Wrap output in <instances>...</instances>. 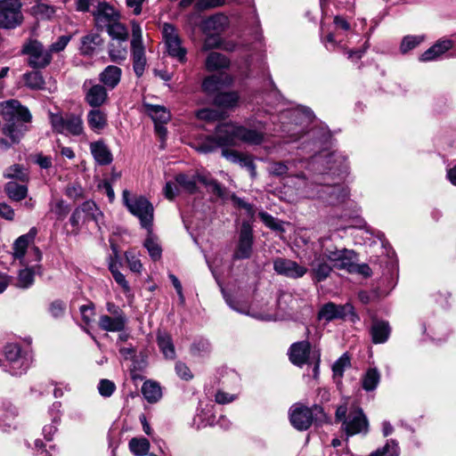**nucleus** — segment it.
<instances>
[{"label": "nucleus", "mask_w": 456, "mask_h": 456, "mask_svg": "<svg viewBox=\"0 0 456 456\" xmlns=\"http://www.w3.org/2000/svg\"><path fill=\"white\" fill-rule=\"evenodd\" d=\"M314 162L325 164L327 167L314 178L316 188L306 186L305 196L330 206L344 202L349 194L347 188L340 183L347 172L345 158L338 153H330L315 157Z\"/></svg>", "instance_id": "obj_1"}, {"label": "nucleus", "mask_w": 456, "mask_h": 456, "mask_svg": "<svg viewBox=\"0 0 456 456\" xmlns=\"http://www.w3.org/2000/svg\"><path fill=\"white\" fill-rule=\"evenodd\" d=\"M0 115L5 121L2 133L6 138H0V147L8 150L18 144L28 131V124L32 116L28 109L17 100L12 99L0 102Z\"/></svg>", "instance_id": "obj_2"}, {"label": "nucleus", "mask_w": 456, "mask_h": 456, "mask_svg": "<svg viewBox=\"0 0 456 456\" xmlns=\"http://www.w3.org/2000/svg\"><path fill=\"white\" fill-rule=\"evenodd\" d=\"M347 413L346 405H340L336 411V419L343 422V428L347 436H354L360 433L366 434L369 423L362 409L354 407Z\"/></svg>", "instance_id": "obj_3"}, {"label": "nucleus", "mask_w": 456, "mask_h": 456, "mask_svg": "<svg viewBox=\"0 0 456 456\" xmlns=\"http://www.w3.org/2000/svg\"><path fill=\"white\" fill-rule=\"evenodd\" d=\"M123 201L129 212L139 218L142 227L149 229L152 226L154 209L146 198L130 196L129 191L125 190Z\"/></svg>", "instance_id": "obj_4"}, {"label": "nucleus", "mask_w": 456, "mask_h": 456, "mask_svg": "<svg viewBox=\"0 0 456 456\" xmlns=\"http://www.w3.org/2000/svg\"><path fill=\"white\" fill-rule=\"evenodd\" d=\"M324 417L323 410L319 405L308 408L302 404H294L289 411L292 426L301 431L308 429L314 419L322 420Z\"/></svg>", "instance_id": "obj_5"}, {"label": "nucleus", "mask_w": 456, "mask_h": 456, "mask_svg": "<svg viewBox=\"0 0 456 456\" xmlns=\"http://www.w3.org/2000/svg\"><path fill=\"white\" fill-rule=\"evenodd\" d=\"M50 123L53 129L60 134L79 135L84 131L83 121L75 114L50 113Z\"/></svg>", "instance_id": "obj_6"}, {"label": "nucleus", "mask_w": 456, "mask_h": 456, "mask_svg": "<svg viewBox=\"0 0 456 456\" xmlns=\"http://www.w3.org/2000/svg\"><path fill=\"white\" fill-rule=\"evenodd\" d=\"M21 53L28 56V63L34 69H43L52 61L51 53L36 39L26 42L22 46Z\"/></svg>", "instance_id": "obj_7"}, {"label": "nucleus", "mask_w": 456, "mask_h": 456, "mask_svg": "<svg viewBox=\"0 0 456 456\" xmlns=\"http://www.w3.org/2000/svg\"><path fill=\"white\" fill-rule=\"evenodd\" d=\"M197 181L210 186L213 193L219 198H225V190L215 180H208L205 176L200 175L190 176L185 174H178L175 176L176 184L189 193H194L197 191Z\"/></svg>", "instance_id": "obj_8"}, {"label": "nucleus", "mask_w": 456, "mask_h": 456, "mask_svg": "<svg viewBox=\"0 0 456 456\" xmlns=\"http://www.w3.org/2000/svg\"><path fill=\"white\" fill-rule=\"evenodd\" d=\"M346 317L352 322L359 321V316L355 314L354 306L349 303L345 305H336L332 302L327 303L322 306L318 314V318L326 322L345 319Z\"/></svg>", "instance_id": "obj_9"}, {"label": "nucleus", "mask_w": 456, "mask_h": 456, "mask_svg": "<svg viewBox=\"0 0 456 456\" xmlns=\"http://www.w3.org/2000/svg\"><path fill=\"white\" fill-rule=\"evenodd\" d=\"M19 0H0V26L13 28L22 21Z\"/></svg>", "instance_id": "obj_10"}, {"label": "nucleus", "mask_w": 456, "mask_h": 456, "mask_svg": "<svg viewBox=\"0 0 456 456\" xmlns=\"http://www.w3.org/2000/svg\"><path fill=\"white\" fill-rule=\"evenodd\" d=\"M162 36L168 54L176 58L180 62H184L187 51L182 46V41L176 28L169 23H165L162 28Z\"/></svg>", "instance_id": "obj_11"}, {"label": "nucleus", "mask_w": 456, "mask_h": 456, "mask_svg": "<svg viewBox=\"0 0 456 456\" xmlns=\"http://www.w3.org/2000/svg\"><path fill=\"white\" fill-rule=\"evenodd\" d=\"M323 256L332 264L334 268L347 270L348 272L354 269L355 252L354 250L325 248Z\"/></svg>", "instance_id": "obj_12"}, {"label": "nucleus", "mask_w": 456, "mask_h": 456, "mask_svg": "<svg viewBox=\"0 0 456 456\" xmlns=\"http://www.w3.org/2000/svg\"><path fill=\"white\" fill-rule=\"evenodd\" d=\"M253 231L248 222H243L239 232L238 242L232 254L233 260L248 259L252 255Z\"/></svg>", "instance_id": "obj_13"}, {"label": "nucleus", "mask_w": 456, "mask_h": 456, "mask_svg": "<svg viewBox=\"0 0 456 456\" xmlns=\"http://www.w3.org/2000/svg\"><path fill=\"white\" fill-rule=\"evenodd\" d=\"M4 356L9 362L6 370L13 376L21 375L28 368L25 359L21 356V350L17 344H8L4 346Z\"/></svg>", "instance_id": "obj_14"}, {"label": "nucleus", "mask_w": 456, "mask_h": 456, "mask_svg": "<svg viewBox=\"0 0 456 456\" xmlns=\"http://www.w3.org/2000/svg\"><path fill=\"white\" fill-rule=\"evenodd\" d=\"M93 16L95 26L100 29L108 28L120 19L119 12L106 2L98 4L96 9L93 12Z\"/></svg>", "instance_id": "obj_15"}, {"label": "nucleus", "mask_w": 456, "mask_h": 456, "mask_svg": "<svg viewBox=\"0 0 456 456\" xmlns=\"http://www.w3.org/2000/svg\"><path fill=\"white\" fill-rule=\"evenodd\" d=\"M273 269L278 274L291 279L301 278L307 272L305 266L298 265L293 260L283 257H277L273 260Z\"/></svg>", "instance_id": "obj_16"}, {"label": "nucleus", "mask_w": 456, "mask_h": 456, "mask_svg": "<svg viewBox=\"0 0 456 456\" xmlns=\"http://www.w3.org/2000/svg\"><path fill=\"white\" fill-rule=\"evenodd\" d=\"M18 410L11 403H4L0 407V428L8 432L18 426Z\"/></svg>", "instance_id": "obj_17"}, {"label": "nucleus", "mask_w": 456, "mask_h": 456, "mask_svg": "<svg viewBox=\"0 0 456 456\" xmlns=\"http://www.w3.org/2000/svg\"><path fill=\"white\" fill-rule=\"evenodd\" d=\"M228 18L222 14H215L203 20L201 28L204 34L219 35L228 27Z\"/></svg>", "instance_id": "obj_18"}, {"label": "nucleus", "mask_w": 456, "mask_h": 456, "mask_svg": "<svg viewBox=\"0 0 456 456\" xmlns=\"http://www.w3.org/2000/svg\"><path fill=\"white\" fill-rule=\"evenodd\" d=\"M311 345L308 341L294 343L289 348V360L297 366L305 364L310 354Z\"/></svg>", "instance_id": "obj_19"}, {"label": "nucleus", "mask_w": 456, "mask_h": 456, "mask_svg": "<svg viewBox=\"0 0 456 456\" xmlns=\"http://www.w3.org/2000/svg\"><path fill=\"white\" fill-rule=\"evenodd\" d=\"M126 322V317L102 314L99 317L98 325L104 331L119 332L125 330Z\"/></svg>", "instance_id": "obj_20"}, {"label": "nucleus", "mask_w": 456, "mask_h": 456, "mask_svg": "<svg viewBox=\"0 0 456 456\" xmlns=\"http://www.w3.org/2000/svg\"><path fill=\"white\" fill-rule=\"evenodd\" d=\"M37 229L31 228L26 234L20 236L12 245V256L15 259L22 260L28 246L34 241Z\"/></svg>", "instance_id": "obj_21"}, {"label": "nucleus", "mask_w": 456, "mask_h": 456, "mask_svg": "<svg viewBox=\"0 0 456 456\" xmlns=\"http://www.w3.org/2000/svg\"><path fill=\"white\" fill-rule=\"evenodd\" d=\"M90 151L98 165L106 166L113 160L110 150L102 141L91 142Z\"/></svg>", "instance_id": "obj_22"}, {"label": "nucleus", "mask_w": 456, "mask_h": 456, "mask_svg": "<svg viewBox=\"0 0 456 456\" xmlns=\"http://www.w3.org/2000/svg\"><path fill=\"white\" fill-rule=\"evenodd\" d=\"M107 99V88L100 84L93 85L86 93V102L94 108L101 107Z\"/></svg>", "instance_id": "obj_23"}, {"label": "nucleus", "mask_w": 456, "mask_h": 456, "mask_svg": "<svg viewBox=\"0 0 456 456\" xmlns=\"http://www.w3.org/2000/svg\"><path fill=\"white\" fill-rule=\"evenodd\" d=\"M265 132L262 128H248L242 126H239V129L237 130V140H240L243 142L258 145L264 142Z\"/></svg>", "instance_id": "obj_24"}, {"label": "nucleus", "mask_w": 456, "mask_h": 456, "mask_svg": "<svg viewBox=\"0 0 456 456\" xmlns=\"http://www.w3.org/2000/svg\"><path fill=\"white\" fill-rule=\"evenodd\" d=\"M225 302L227 305L234 311L246 314V315H251L256 319H260L263 321H273L275 320V318L272 314H253L250 312V306L247 302L244 301H239L234 300L231 297L227 295H224Z\"/></svg>", "instance_id": "obj_25"}, {"label": "nucleus", "mask_w": 456, "mask_h": 456, "mask_svg": "<svg viewBox=\"0 0 456 456\" xmlns=\"http://www.w3.org/2000/svg\"><path fill=\"white\" fill-rule=\"evenodd\" d=\"M239 126L232 123H223L216 126V136L219 140V143L229 145L233 143L237 139V130Z\"/></svg>", "instance_id": "obj_26"}, {"label": "nucleus", "mask_w": 456, "mask_h": 456, "mask_svg": "<svg viewBox=\"0 0 456 456\" xmlns=\"http://www.w3.org/2000/svg\"><path fill=\"white\" fill-rule=\"evenodd\" d=\"M122 70L118 66L109 65L99 75V80L106 88L114 89L120 82Z\"/></svg>", "instance_id": "obj_27"}, {"label": "nucleus", "mask_w": 456, "mask_h": 456, "mask_svg": "<svg viewBox=\"0 0 456 456\" xmlns=\"http://www.w3.org/2000/svg\"><path fill=\"white\" fill-rule=\"evenodd\" d=\"M453 45L452 40L447 38H443L438 40L434 45H432L429 49L424 52L419 60L422 61H430L438 58L441 54L444 53L446 51L450 50Z\"/></svg>", "instance_id": "obj_28"}, {"label": "nucleus", "mask_w": 456, "mask_h": 456, "mask_svg": "<svg viewBox=\"0 0 456 456\" xmlns=\"http://www.w3.org/2000/svg\"><path fill=\"white\" fill-rule=\"evenodd\" d=\"M391 333L389 323L386 321L376 320L373 322L370 329L372 342L375 344H383L387 341Z\"/></svg>", "instance_id": "obj_29"}, {"label": "nucleus", "mask_w": 456, "mask_h": 456, "mask_svg": "<svg viewBox=\"0 0 456 456\" xmlns=\"http://www.w3.org/2000/svg\"><path fill=\"white\" fill-rule=\"evenodd\" d=\"M133 67L137 77H141L146 67V57L142 44L131 45Z\"/></svg>", "instance_id": "obj_30"}, {"label": "nucleus", "mask_w": 456, "mask_h": 456, "mask_svg": "<svg viewBox=\"0 0 456 456\" xmlns=\"http://www.w3.org/2000/svg\"><path fill=\"white\" fill-rule=\"evenodd\" d=\"M147 230V236L143 242V247L147 249L150 257L153 261H158L161 258L162 248L159 242L158 237L152 232V226Z\"/></svg>", "instance_id": "obj_31"}, {"label": "nucleus", "mask_w": 456, "mask_h": 456, "mask_svg": "<svg viewBox=\"0 0 456 456\" xmlns=\"http://www.w3.org/2000/svg\"><path fill=\"white\" fill-rule=\"evenodd\" d=\"M87 122L92 130L99 133L107 126V115L98 108H94L87 114Z\"/></svg>", "instance_id": "obj_32"}, {"label": "nucleus", "mask_w": 456, "mask_h": 456, "mask_svg": "<svg viewBox=\"0 0 456 456\" xmlns=\"http://www.w3.org/2000/svg\"><path fill=\"white\" fill-rule=\"evenodd\" d=\"M158 346L167 359H174L175 357V350L171 338V336L163 331H159L157 334Z\"/></svg>", "instance_id": "obj_33"}, {"label": "nucleus", "mask_w": 456, "mask_h": 456, "mask_svg": "<svg viewBox=\"0 0 456 456\" xmlns=\"http://www.w3.org/2000/svg\"><path fill=\"white\" fill-rule=\"evenodd\" d=\"M108 53L111 61L120 63L126 58V42L111 40L109 44Z\"/></svg>", "instance_id": "obj_34"}, {"label": "nucleus", "mask_w": 456, "mask_h": 456, "mask_svg": "<svg viewBox=\"0 0 456 456\" xmlns=\"http://www.w3.org/2000/svg\"><path fill=\"white\" fill-rule=\"evenodd\" d=\"M102 43L101 36L97 33H91L82 37L81 45H80V53L83 55H92L96 50L97 46H99Z\"/></svg>", "instance_id": "obj_35"}, {"label": "nucleus", "mask_w": 456, "mask_h": 456, "mask_svg": "<svg viewBox=\"0 0 456 456\" xmlns=\"http://www.w3.org/2000/svg\"><path fill=\"white\" fill-rule=\"evenodd\" d=\"M229 65L230 61L224 54L216 52L210 53L205 61V67L208 71L226 69Z\"/></svg>", "instance_id": "obj_36"}, {"label": "nucleus", "mask_w": 456, "mask_h": 456, "mask_svg": "<svg viewBox=\"0 0 456 456\" xmlns=\"http://www.w3.org/2000/svg\"><path fill=\"white\" fill-rule=\"evenodd\" d=\"M143 106L154 123H167L169 121L170 113L165 107L150 103H144Z\"/></svg>", "instance_id": "obj_37"}, {"label": "nucleus", "mask_w": 456, "mask_h": 456, "mask_svg": "<svg viewBox=\"0 0 456 456\" xmlns=\"http://www.w3.org/2000/svg\"><path fill=\"white\" fill-rule=\"evenodd\" d=\"M142 393L150 403H157L162 396L161 387L157 382L151 380H147L142 384Z\"/></svg>", "instance_id": "obj_38"}, {"label": "nucleus", "mask_w": 456, "mask_h": 456, "mask_svg": "<svg viewBox=\"0 0 456 456\" xmlns=\"http://www.w3.org/2000/svg\"><path fill=\"white\" fill-rule=\"evenodd\" d=\"M130 452L134 456L149 455L151 444L145 437H134L128 443Z\"/></svg>", "instance_id": "obj_39"}, {"label": "nucleus", "mask_w": 456, "mask_h": 456, "mask_svg": "<svg viewBox=\"0 0 456 456\" xmlns=\"http://www.w3.org/2000/svg\"><path fill=\"white\" fill-rule=\"evenodd\" d=\"M296 164L295 160L287 161H269L267 172L270 175L283 177L288 175L289 167Z\"/></svg>", "instance_id": "obj_40"}, {"label": "nucleus", "mask_w": 456, "mask_h": 456, "mask_svg": "<svg viewBox=\"0 0 456 456\" xmlns=\"http://www.w3.org/2000/svg\"><path fill=\"white\" fill-rule=\"evenodd\" d=\"M380 381V373L376 368H370L362 378V386L365 391H373Z\"/></svg>", "instance_id": "obj_41"}, {"label": "nucleus", "mask_w": 456, "mask_h": 456, "mask_svg": "<svg viewBox=\"0 0 456 456\" xmlns=\"http://www.w3.org/2000/svg\"><path fill=\"white\" fill-rule=\"evenodd\" d=\"M4 191L8 197L15 201H20L25 199L28 194V187L14 182H9L5 184Z\"/></svg>", "instance_id": "obj_42"}, {"label": "nucleus", "mask_w": 456, "mask_h": 456, "mask_svg": "<svg viewBox=\"0 0 456 456\" xmlns=\"http://www.w3.org/2000/svg\"><path fill=\"white\" fill-rule=\"evenodd\" d=\"M69 210V205L61 199H53L49 203V213L54 215L57 220L65 219Z\"/></svg>", "instance_id": "obj_43"}, {"label": "nucleus", "mask_w": 456, "mask_h": 456, "mask_svg": "<svg viewBox=\"0 0 456 456\" xmlns=\"http://www.w3.org/2000/svg\"><path fill=\"white\" fill-rule=\"evenodd\" d=\"M325 257H318L313 264V271L318 281H324L331 273L332 267L326 263Z\"/></svg>", "instance_id": "obj_44"}, {"label": "nucleus", "mask_w": 456, "mask_h": 456, "mask_svg": "<svg viewBox=\"0 0 456 456\" xmlns=\"http://www.w3.org/2000/svg\"><path fill=\"white\" fill-rule=\"evenodd\" d=\"M351 366L350 357L347 354L341 355L332 365L333 378L338 383L345 370Z\"/></svg>", "instance_id": "obj_45"}, {"label": "nucleus", "mask_w": 456, "mask_h": 456, "mask_svg": "<svg viewBox=\"0 0 456 456\" xmlns=\"http://www.w3.org/2000/svg\"><path fill=\"white\" fill-rule=\"evenodd\" d=\"M106 28L110 37H111V40H118L121 42L127 41L128 30L124 24L119 22V20L115 21Z\"/></svg>", "instance_id": "obj_46"}, {"label": "nucleus", "mask_w": 456, "mask_h": 456, "mask_svg": "<svg viewBox=\"0 0 456 456\" xmlns=\"http://www.w3.org/2000/svg\"><path fill=\"white\" fill-rule=\"evenodd\" d=\"M238 101L239 95L234 92L218 94L214 99L216 105L224 108H232L237 104Z\"/></svg>", "instance_id": "obj_47"}, {"label": "nucleus", "mask_w": 456, "mask_h": 456, "mask_svg": "<svg viewBox=\"0 0 456 456\" xmlns=\"http://www.w3.org/2000/svg\"><path fill=\"white\" fill-rule=\"evenodd\" d=\"M399 448L395 440H388L383 447L378 448L368 456H398Z\"/></svg>", "instance_id": "obj_48"}, {"label": "nucleus", "mask_w": 456, "mask_h": 456, "mask_svg": "<svg viewBox=\"0 0 456 456\" xmlns=\"http://www.w3.org/2000/svg\"><path fill=\"white\" fill-rule=\"evenodd\" d=\"M24 81L28 87L31 89H41L45 84L40 72L32 71L24 75Z\"/></svg>", "instance_id": "obj_49"}, {"label": "nucleus", "mask_w": 456, "mask_h": 456, "mask_svg": "<svg viewBox=\"0 0 456 456\" xmlns=\"http://www.w3.org/2000/svg\"><path fill=\"white\" fill-rule=\"evenodd\" d=\"M4 176L7 178H15L21 182H25L28 179L27 169L18 164L11 166L6 170Z\"/></svg>", "instance_id": "obj_50"}, {"label": "nucleus", "mask_w": 456, "mask_h": 456, "mask_svg": "<svg viewBox=\"0 0 456 456\" xmlns=\"http://www.w3.org/2000/svg\"><path fill=\"white\" fill-rule=\"evenodd\" d=\"M222 84V78L220 76L212 75L207 77L202 83V89L207 94H213L219 90Z\"/></svg>", "instance_id": "obj_51"}, {"label": "nucleus", "mask_w": 456, "mask_h": 456, "mask_svg": "<svg viewBox=\"0 0 456 456\" xmlns=\"http://www.w3.org/2000/svg\"><path fill=\"white\" fill-rule=\"evenodd\" d=\"M423 41V37L419 36H407L403 37L401 43V51L403 53H407L411 49L415 48Z\"/></svg>", "instance_id": "obj_52"}, {"label": "nucleus", "mask_w": 456, "mask_h": 456, "mask_svg": "<svg viewBox=\"0 0 456 456\" xmlns=\"http://www.w3.org/2000/svg\"><path fill=\"white\" fill-rule=\"evenodd\" d=\"M220 146H223V144L219 143V140L216 137H208L200 143L197 150L202 153H208L214 151Z\"/></svg>", "instance_id": "obj_53"}, {"label": "nucleus", "mask_w": 456, "mask_h": 456, "mask_svg": "<svg viewBox=\"0 0 456 456\" xmlns=\"http://www.w3.org/2000/svg\"><path fill=\"white\" fill-rule=\"evenodd\" d=\"M34 13L41 19H51L55 12L54 7L45 4H38L33 8Z\"/></svg>", "instance_id": "obj_54"}, {"label": "nucleus", "mask_w": 456, "mask_h": 456, "mask_svg": "<svg viewBox=\"0 0 456 456\" xmlns=\"http://www.w3.org/2000/svg\"><path fill=\"white\" fill-rule=\"evenodd\" d=\"M206 38L202 45V51H209L216 48L221 47V38L219 35L216 34H206Z\"/></svg>", "instance_id": "obj_55"}, {"label": "nucleus", "mask_w": 456, "mask_h": 456, "mask_svg": "<svg viewBox=\"0 0 456 456\" xmlns=\"http://www.w3.org/2000/svg\"><path fill=\"white\" fill-rule=\"evenodd\" d=\"M34 281V273L30 269H23L19 273L18 286L20 288H28Z\"/></svg>", "instance_id": "obj_56"}, {"label": "nucleus", "mask_w": 456, "mask_h": 456, "mask_svg": "<svg viewBox=\"0 0 456 456\" xmlns=\"http://www.w3.org/2000/svg\"><path fill=\"white\" fill-rule=\"evenodd\" d=\"M125 257L129 269L134 273H141L142 270V264L141 263V260L130 251L126 252Z\"/></svg>", "instance_id": "obj_57"}, {"label": "nucleus", "mask_w": 456, "mask_h": 456, "mask_svg": "<svg viewBox=\"0 0 456 456\" xmlns=\"http://www.w3.org/2000/svg\"><path fill=\"white\" fill-rule=\"evenodd\" d=\"M115 384L109 379H101L98 385V391L102 396L110 397L115 391Z\"/></svg>", "instance_id": "obj_58"}, {"label": "nucleus", "mask_w": 456, "mask_h": 456, "mask_svg": "<svg viewBox=\"0 0 456 456\" xmlns=\"http://www.w3.org/2000/svg\"><path fill=\"white\" fill-rule=\"evenodd\" d=\"M197 118L202 120H216L221 118V113L218 110L212 109H202L197 112Z\"/></svg>", "instance_id": "obj_59"}, {"label": "nucleus", "mask_w": 456, "mask_h": 456, "mask_svg": "<svg viewBox=\"0 0 456 456\" xmlns=\"http://www.w3.org/2000/svg\"><path fill=\"white\" fill-rule=\"evenodd\" d=\"M225 0H199L196 8L200 11L213 9L224 5Z\"/></svg>", "instance_id": "obj_60"}, {"label": "nucleus", "mask_w": 456, "mask_h": 456, "mask_svg": "<svg viewBox=\"0 0 456 456\" xmlns=\"http://www.w3.org/2000/svg\"><path fill=\"white\" fill-rule=\"evenodd\" d=\"M231 200H232L233 204L240 208H243L246 210L247 214L249 216H253L255 214L253 206L248 202H246L244 200L237 197L235 194L231 195Z\"/></svg>", "instance_id": "obj_61"}, {"label": "nucleus", "mask_w": 456, "mask_h": 456, "mask_svg": "<svg viewBox=\"0 0 456 456\" xmlns=\"http://www.w3.org/2000/svg\"><path fill=\"white\" fill-rule=\"evenodd\" d=\"M237 164H239L240 167L248 168L252 177H255L256 175V165L253 162L251 157L241 154Z\"/></svg>", "instance_id": "obj_62"}, {"label": "nucleus", "mask_w": 456, "mask_h": 456, "mask_svg": "<svg viewBox=\"0 0 456 456\" xmlns=\"http://www.w3.org/2000/svg\"><path fill=\"white\" fill-rule=\"evenodd\" d=\"M70 39L71 37L68 35L60 37L56 42L51 45L49 52L59 53L62 51L67 46Z\"/></svg>", "instance_id": "obj_63"}, {"label": "nucleus", "mask_w": 456, "mask_h": 456, "mask_svg": "<svg viewBox=\"0 0 456 456\" xmlns=\"http://www.w3.org/2000/svg\"><path fill=\"white\" fill-rule=\"evenodd\" d=\"M293 116L295 117L296 119H299L300 120V124L301 125H304L305 123H308L312 120V118H313V113L310 110L308 109H301V110H295L292 112Z\"/></svg>", "instance_id": "obj_64"}]
</instances>
